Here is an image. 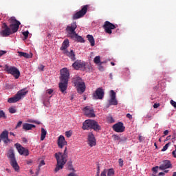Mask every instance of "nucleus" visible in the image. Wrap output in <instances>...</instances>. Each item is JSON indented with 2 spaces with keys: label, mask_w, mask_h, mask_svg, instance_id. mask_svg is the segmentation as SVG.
<instances>
[{
  "label": "nucleus",
  "mask_w": 176,
  "mask_h": 176,
  "mask_svg": "<svg viewBox=\"0 0 176 176\" xmlns=\"http://www.w3.org/2000/svg\"><path fill=\"white\" fill-rule=\"evenodd\" d=\"M54 157L57 162L54 171L55 173H58V171H60V170H63V168H64V166L67 163V159L68 158V151H67V147L65 148L63 153L61 152L55 153Z\"/></svg>",
  "instance_id": "nucleus-1"
},
{
  "label": "nucleus",
  "mask_w": 176,
  "mask_h": 176,
  "mask_svg": "<svg viewBox=\"0 0 176 176\" xmlns=\"http://www.w3.org/2000/svg\"><path fill=\"white\" fill-rule=\"evenodd\" d=\"M59 89L62 93H64L68 88V80H69V71L64 67L60 69Z\"/></svg>",
  "instance_id": "nucleus-2"
},
{
  "label": "nucleus",
  "mask_w": 176,
  "mask_h": 176,
  "mask_svg": "<svg viewBox=\"0 0 176 176\" xmlns=\"http://www.w3.org/2000/svg\"><path fill=\"white\" fill-rule=\"evenodd\" d=\"M7 157L10 159V164L14 168L15 171L19 173L20 171V166L17 163V160H16V156L14 155V150L13 148H10L8 153Z\"/></svg>",
  "instance_id": "nucleus-3"
},
{
  "label": "nucleus",
  "mask_w": 176,
  "mask_h": 176,
  "mask_svg": "<svg viewBox=\"0 0 176 176\" xmlns=\"http://www.w3.org/2000/svg\"><path fill=\"white\" fill-rule=\"evenodd\" d=\"M28 94V91H27L26 88L22 89L19 90L14 97L10 98L8 100V102H9L10 104L17 102L20 101L21 98H24Z\"/></svg>",
  "instance_id": "nucleus-4"
},
{
  "label": "nucleus",
  "mask_w": 176,
  "mask_h": 176,
  "mask_svg": "<svg viewBox=\"0 0 176 176\" xmlns=\"http://www.w3.org/2000/svg\"><path fill=\"white\" fill-rule=\"evenodd\" d=\"M74 85L79 94H83V93H85L86 90V85L80 77H76L74 78Z\"/></svg>",
  "instance_id": "nucleus-5"
},
{
  "label": "nucleus",
  "mask_w": 176,
  "mask_h": 176,
  "mask_svg": "<svg viewBox=\"0 0 176 176\" xmlns=\"http://www.w3.org/2000/svg\"><path fill=\"white\" fill-rule=\"evenodd\" d=\"M9 21L10 23L9 28H10L11 33L16 34V32L19 31V28H20V25L21 24V23L17 21V19H16V17L14 16H12L9 19Z\"/></svg>",
  "instance_id": "nucleus-6"
},
{
  "label": "nucleus",
  "mask_w": 176,
  "mask_h": 176,
  "mask_svg": "<svg viewBox=\"0 0 176 176\" xmlns=\"http://www.w3.org/2000/svg\"><path fill=\"white\" fill-rule=\"evenodd\" d=\"M4 71H6V72L10 74V75H12L15 79H19V78H20V71L15 67L6 65L4 67Z\"/></svg>",
  "instance_id": "nucleus-7"
},
{
  "label": "nucleus",
  "mask_w": 176,
  "mask_h": 176,
  "mask_svg": "<svg viewBox=\"0 0 176 176\" xmlns=\"http://www.w3.org/2000/svg\"><path fill=\"white\" fill-rule=\"evenodd\" d=\"M78 28L76 22H72L70 25L66 27L65 31L67 33L69 38H74V35H76V32L75 30Z\"/></svg>",
  "instance_id": "nucleus-8"
},
{
  "label": "nucleus",
  "mask_w": 176,
  "mask_h": 176,
  "mask_svg": "<svg viewBox=\"0 0 176 176\" xmlns=\"http://www.w3.org/2000/svg\"><path fill=\"white\" fill-rule=\"evenodd\" d=\"M87 9H89V5L82 6L80 11L76 12L72 16V20H78V19H81V17H83V16L87 13Z\"/></svg>",
  "instance_id": "nucleus-9"
},
{
  "label": "nucleus",
  "mask_w": 176,
  "mask_h": 176,
  "mask_svg": "<svg viewBox=\"0 0 176 176\" xmlns=\"http://www.w3.org/2000/svg\"><path fill=\"white\" fill-rule=\"evenodd\" d=\"M103 28L106 32V34H109L111 35L112 34V30H115L116 28V25H113V23L107 21L104 22L103 25Z\"/></svg>",
  "instance_id": "nucleus-10"
},
{
  "label": "nucleus",
  "mask_w": 176,
  "mask_h": 176,
  "mask_svg": "<svg viewBox=\"0 0 176 176\" xmlns=\"http://www.w3.org/2000/svg\"><path fill=\"white\" fill-rule=\"evenodd\" d=\"M84 115L87 118H96V113H94V109L90 106H86L83 109Z\"/></svg>",
  "instance_id": "nucleus-11"
},
{
  "label": "nucleus",
  "mask_w": 176,
  "mask_h": 176,
  "mask_svg": "<svg viewBox=\"0 0 176 176\" xmlns=\"http://www.w3.org/2000/svg\"><path fill=\"white\" fill-rule=\"evenodd\" d=\"M3 30L0 32V34L1 36L6 37L9 36V35H12V30H10V28L8 26V25L4 23L2 25Z\"/></svg>",
  "instance_id": "nucleus-12"
},
{
  "label": "nucleus",
  "mask_w": 176,
  "mask_h": 176,
  "mask_svg": "<svg viewBox=\"0 0 176 176\" xmlns=\"http://www.w3.org/2000/svg\"><path fill=\"white\" fill-rule=\"evenodd\" d=\"M159 168L162 170H165L164 173H168V170H167V168H173V164H171V162H170V160H164L162 162Z\"/></svg>",
  "instance_id": "nucleus-13"
},
{
  "label": "nucleus",
  "mask_w": 176,
  "mask_h": 176,
  "mask_svg": "<svg viewBox=\"0 0 176 176\" xmlns=\"http://www.w3.org/2000/svg\"><path fill=\"white\" fill-rule=\"evenodd\" d=\"M15 146L19 154L23 155V156H28V155H30L28 149H25V148L23 147L21 144L16 143L15 144Z\"/></svg>",
  "instance_id": "nucleus-14"
},
{
  "label": "nucleus",
  "mask_w": 176,
  "mask_h": 176,
  "mask_svg": "<svg viewBox=\"0 0 176 176\" xmlns=\"http://www.w3.org/2000/svg\"><path fill=\"white\" fill-rule=\"evenodd\" d=\"M126 127L122 122H118L113 126V130H114V131L116 133H123Z\"/></svg>",
  "instance_id": "nucleus-15"
},
{
  "label": "nucleus",
  "mask_w": 176,
  "mask_h": 176,
  "mask_svg": "<svg viewBox=\"0 0 176 176\" xmlns=\"http://www.w3.org/2000/svg\"><path fill=\"white\" fill-rule=\"evenodd\" d=\"M74 69H85L86 68V63L82 60H77L72 64Z\"/></svg>",
  "instance_id": "nucleus-16"
},
{
  "label": "nucleus",
  "mask_w": 176,
  "mask_h": 176,
  "mask_svg": "<svg viewBox=\"0 0 176 176\" xmlns=\"http://www.w3.org/2000/svg\"><path fill=\"white\" fill-rule=\"evenodd\" d=\"M88 144L91 148L97 145L96 137H94V134L91 132L88 133Z\"/></svg>",
  "instance_id": "nucleus-17"
},
{
  "label": "nucleus",
  "mask_w": 176,
  "mask_h": 176,
  "mask_svg": "<svg viewBox=\"0 0 176 176\" xmlns=\"http://www.w3.org/2000/svg\"><path fill=\"white\" fill-rule=\"evenodd\" d=\"M111 99L109 100V105H118V100H116V92L113 90L110 91Z\"/></svg>",
  "instance_id": "nucleus-18"
},
{
  "label": "nucleus",
  "mask_w": 176,
  "mask_h": 176,
  "mask_svg": "<svg viewBox=\"0 0 176 176\" xmlns=\"http://www.w3.org/2000/svg\"><path fill=\"white\" fill-rule=\"evenodd\" d=\"M1 139L3 140L4 144H8L10 142V140L9 138V132L7 130L3 131L0 135Z\"/></svg>",
  "instance_id": "nucleus-19"
},
{
  "label": "nucleus",
  "mask_w": 176,
  "mask_h": 176,
  "mask_svg": "<svg viewBox=\"0 0 176 176\" xmlns=\"http://www.w3.org/2000/svg\"><path fill=\"white\" fill-rule=\"evenodd\" d=\"M93 120H86L82 123V130H90L93 126Z\"/></svg>",
  "instance_id": "nucleus-20"
},
{
  "label": "nucleus",
  "mask_w": 176,
  "mask_h": 176,
  "mask_svg": "<svg viewBox=\"0 0 176 176\" xmlns=\"http://www.w3.org/2000/svg\"><path fill=\"white\" fill-rule=\"evenodd\" d=\"M95 94V98H98V100H102V98H104V90L101 88H98L96 90Z\"/></svg>",
  "instance_id": "nucleus-21"
},
{
  "label": "nucleus",
  "mask_w": 176,
  "mask_h": 176,
  "mask_svg": "<svg viewBox=\"0 0 176 176\" xmlns=\"http://www.w3.org/2000/svg\"><path fill=\"white\" fill-rule=\"evenodd\" d=\"M65 145H67V141H65V138L63 135H60L58 139V146L62 149L65 146Z\"/></svg>",
  "instance_id": "nucleus-22"
},
{
  "label": "nucleus",
  "mask_w": 176,
  "mask_h": 176,
  "mask_svg": "<svg viewBox=\"0 0 176 176\" xmlns=\"http://www.w3.org/2000/svg\"><path fill=\"white\" fill-rule=\"evenodd\" d=\"M63 54L67 56V57H69L72 61H75L76 60V58L75 57V52H74V50H71L69 52L68 50L63 51Z\"/></svg>",
  "instance_id": "nucleus-23"
},
{
  "label": "nucleus",
  "mask_w": 176,
  "mask_h": 176,
  "mask_svg": "<svg viewBox=\"0 0 176 176\" xmlns=\"http://www.w3.org/2000/svg\"><path fill=\"white\" fill-rule=\"evenodd\" d=\"M68 47H69V40L66 38L64 40L60 50L65 52V50H67V49H68Z\"/></svg>",
  "instance_id": "nucleus-24"
},
{
  "label": "nucleus",
  "mask_w": 176,
  "mask_h": 176,
  "mask_svg": "<svg viewBox=\"0 0 176 176\" xmlns=\"http://www.w3.org/2000/svg\"><path fill=\"white\" fill-rule=\"evenodd\" d=\"M92 130H94V131H100L101 130V126H100V124H98V122H97V121L94 120L93 123H92Z\"/></svg>",
  "instance_id": "nucleus-25"
},
{
  "label": "nucleus",
  "mask_w": 176,
  "mask_h": 176,
  "mask_svg": "<svg viewBox=\"0 0 176 176\" xmlns=\"http://www.w3.org/2000/svg\"><path fill=\"white\" fill-rule=\"evenodd\" d=\"M23 130H32V129H35V125L29 123H24L23 124Z\"/></svg>",
  "instance_id": "nucleus-26"
},
{
  "label": "nucleus",
  "mask_w": 176,
  "mask_h": 176,
  "mask_svg": "<svg viewBox=\"0 0 176 176\" xmlns=\"http://www.w3.org/2000/svg\"><path fill=\"white\" fill-rule=\"evenodd\" d=\"M18 54H19V57H25V58H32V54H29L28 53H26V52H18Z\"/></svg>",
  "instance_id": "nucleus-27"
},
{
  "label": "nucleus",
  "mask_w": 176,
  "mask_h": 176,
  "mask_svg": "<svg viewBox=\"0 0 176 176\" xmlns=\"http://www.w3.org/2000/svg\"><path fill=\"white\" fill-rule=\"evenodd\" d=\"M72 39H75L77 41V42H80L81 43H84L85 39L82 38V36L78 35L77 33L73 36V37H71Z\"/></svg>",
  "instance_id": "nucleus-28"
},
{
  "label": "nucleus",
  "mask_w": 176,
  "mask_h": 176,
  "mask_svg": "<svg viewBox=\"0 0 176 176\" xmlns=\"http://www.w3.org/2000/svg\"><path fill=\"white\" fill-rule=\"evenodd\" d=\"M87 38L89 42L91 43V46H94L96 45V41L94 40V37H93V35L88 34L87 36Z\"/></svg>",
  "instance_id": "nucleus-29"
},
{
  "label": "nucleus",
  "mask_w": 176,
  "mask_h": 176,
  "mask_svg": "<svg viewBox=\"0 0 176 176\" xmlns=\"http://www.w3.org/2000/svg\"><path fill=\"white\" fill-rule=\"evenodd\" d=\"M47 134V131L45 130V128H41V141H43L45 138H46Z\"/></svg>",
  "instance_id": "nucleus-30"
},
{
  "label": "nucleus",
  "mask_w": 176,
  "mask_h": 176,
  "mask_svg": "<svg viewBox=\"0 0 176 176\" xmlns=\"http://www.w3.org/2000/svg\"><path fill=\"white\" fill-rule=\"evenodd\" d=\"M14 87V85H12V84H5L4 85V89L6 90H10V89H13Z\"/></svg>",
  "instance_id": "nucleus-31"
},
{
  "label": "nucleus",
  "mask_w": 176,
  "mask_h": 176,
  "mask_svg": "<svg viewBox=\"0 0 176 176\" xmlns=\"http://www.w3.org/2000/svg\"><path fill=\"white\" fill-rule=\"evenodd\" d=\"M107 176H115V170L113 168L107 170Z\"/></svg>",
  "instance_id": "nucleus-32"
},
{
  "label": "nucleus",
  "mask_w": 176,
  "mask_h": 176,
  "mask_svg": "<svg viewBox=\"0 0 176 176\" xmlns=\"http://www.w3.org/2000/svg\"><path fill=\"white\" fill-rule=\"evenodd\" d=\"M101 57L100 56H96L94 59L95 64H100Z\"/></svg>",
  "instance_id": "nucleus-33"
},
{
  "label": "nucleus",
  "mask_w": 176,
  "mask_h": 176,
  "mask_svg": "<svg viewBox=\"0 0 176 176\" xmlns=\"http://www.w3.org/2000/svg\"><path fill=\"white\" fill-rule=\"evenodd\" d=\"M171 145V142L167 143L162 149V152H166V149H168V146Z\"/></svg>",
  "instance_id": "nucleus-34"
},
{
  "label": "nucleus",
  "mask_w": 176,
  "mask_h": 176,
  "mask_svg": "<svg viewBox=\"0 0 176 176\" xmlns=\"http://www.w3.org/2000/svg\"><path fill=\"white\" fill-rule=\"evenodd\" d=\"M112 138L113 139L114 141H120V136H119L118 135H113Z\"/></svg>",
  "instance_id": "nucleus-35"
},
{
  "label": "nucleus",
  "mask_w": 176,
  "mask_h": 176,
  "mask_svg": "<svg viewBox=\"0 0 176 176\" xmlns=\"http://www.w3.org/2000/svg\"><path fill=\"white\" fill-rule=\"evenodd\" d=\"M10 113H16V111L14 107H10L8 109Z\"/></svg>",
  "instance_id": "nucleus-36"
},
{
  "label": "nucleus",
  "mask_w": 176,
  "mask_h": 176,
  "mask_svg": "<svg viewBox=\"0 0 176 176\" xmlns=\"http://www.w3.org/2000/svg\"><path fill=\"white\" fill-rule=\"evenodd\" d=\"M125 141H127V138L126 137H120V136L119 142H125Z\"/></svg>",
  "instance_id": "nucleus-37"
},
{
  "label": "nucleus",
  "mask_w": 176,
  "mask_h": 176,
  "mask_svg": "<svg viewBox=\"0 0 176 176\" xmlns=\"http://www.w3.org/2000/svg\"><path fill=\"white\" fill-rule=\"evenodd\" d=\"M23 35L25 36V39H27V38H28V35L30 34V32H28V30L23 32Z\"/></svg>",
  "instance_id": "nucleus-38"
},
{
  "label": "nucleus",
  "mask_w": 176,
  "mask_h": 176,
  "mask_svg": "<svg viewBox=\"0 0 176 176\" xmlns=\"http://www.w3.org/2000/svg\"><path fill=\"white\" fill-rule=\"evenodd\" d=\"M65 135L67 138H69L71 137V135H72V132L71 131H66Z\"/></svg>",
  "instance_id": "nucleus-39"
},
{
  "label": "nucleus",
  "mask_w": 176,
  "mask_h": 176,
  "mask_svg": "<svg viewBox=\"0 0 176 176\" xmlns=\"http://www.w3.org/2000/svg\"><path fill=\"white\" fill-rule=\"evenodd\" d=\"M67 169L69 170L70 171H75V170L72 167V163L69 164V165L67 166Z\"/></svg>",
  "instance_id": "nucleus-40"
},
{
  "label": "nucleus",
  "mask_w": 176,
  "mask_h": 176,
  "mask_svg": "<svg viewBox=\"0 0 176 176\" xmlns=\"http://www.w3.org/2000/svg\"><path fill=\"white\" fill-rule=\"evenodd\" d=\"M118 164H119L120 167H123V159L120 158L118 160Z\"/></svg>",
  "instance_id": "nucleus-41"
},
{
  "label": "nucleus",
  "mask_w": 176,
  "mask_h": 176,
  "mask_svg": "<svg viewBox=\"0 0 176 176\" xmlns=\"http://www.w3.org/2000/svg\"><path fill=\"white\" fill-rule=\"evenodd\" d=\"M107 169H104V170L101 173L100 176H107Z\"/></svg>",
  "instance_id": "nucleus-42"
},
{
  "label": "nucleus",
  "mask_w": 176,
  "mask_h": 176,
  "mask_svg": "<svg viewBox=\"0 0 176 176\" xmlns=\"http://www.w3.org/2000/svg\"><path fill=\"white\" fill-rule=\"evenodd\" d=\"M103 62L100 63V64L98 65V69L99 71H101L102 72V71H104V67H102V65H101V64H102Z\"/></svg>",
  "instance_id": "nucleus-43"
},
{
  "label": "nucleus",
  "mask_w": 176,
  "mask_h": 176,
  "mask_svg": "<svg viewBox=\"0 0 176 176\" xmlns=\"http://www.w3.org/2000/svg\"><path fill=\"white\" fill-rule=\"evenodd\" d=\"M107 120L110 123H113V122H115V120H113V118H112V117H108Z\"/></svg>",
  "instance_id": "nucleus-44"
},
{
  "label": "nucleus",
  "mask_w": 176,
  "mask_h": 176,
  "mask_svg": "<svg viewBox=\"0 0 176 176\" xmlns=\"http://www.w3.org/2000/svg\"><path fill=\"white\" fill-rule=\"evenodd\" d=\"M170 104L172 105V107H174V108H176V102L174 101L173 100H170Z\"/></svg>",
  "instance_id": "nucleus-45"
},
{
  "label": "nucleus",
  "mask_w": 176,
  "mask_h": 176,
  "mask_svg": "<svg viewBox=\"0 0 176 176\" xmlns=\"http://www.w3.org/2000/svg\"><path fill=\"white\" fill-rule=\"evenodd\" d=\"M21 124H23V122H22V121H19V122L17 123V124H16L15 129H19V127H21Z\"/></svg>",
  "instance_id": "nucleus-46"
},
{
  "label": "nucleus",
  "mask_w": 176,
  "mask_h": 176,
  "mask_svg": "<svg viewBox=\"0 0 176 176\" xmlns=\"http://www.w3.org/2000/svg\"><path fill=\"white\" fill-rule=\"evenodd\" d=\"M6 53H8V52L3 51V50H1L0 51V57H2V56H3L4 54H6Z\"/></svg>",
  "instance_id": "nucleus-47"
},
{
  "label": "nucleus",
  "mask_w": 176,
  "mask_h": 176,
  "mask_svg": "<svg viewBox=\"0 0 176 176\" xmlns=\"http://www.w3.org/2000/svg\"><path fill=\"white\" fill-rule=\"evenodd\" d=\"M0 118H6L5 116V112L3 111H0Z\"/></svg>",
  "instance_id": "nucleus-48"
},
{
  "label": "nucleus",
  "mask_w": 176,
  "mask_h": 176,
  "mask_svg": "<svg viewBox=\"0 0 176 176\" xmlns=\"http://www.w3.org/2000/svg\"><path fill=\"white\" fill-rule=\"evenodd\" d=\"M159 169V166H155L152 168L153 171L155 173V174L157 173V170Z\"/></svg>",
  "instance_id": "nucleus-49"
},
{
  "label": "nucleus",
  "mask_w": 176,
  "mask_h": 176,
  "mask_svg": "<svg viewBox=\"0 0 176 176\" xmlns=\"http://www.w3.org/2000/svg\"><path fill=\"white\" fill-rule=\"evenodd\" d=\"M97 176H100V164L97 165Z\"/></svg>",
  "instance_id": "nucleus-50"
},
{
  "label": "nucleus",
  "mask_w": 176,
  "mask_h": 176,
  "mask_svg": "<svg viewBox=\"0 0 176 176\" xmlns=\"http://www.w3.org/2000/svg\"><path fill=\"white\" fill-rule=\"evenodd\" d=\"M39 71H43L45 69V66L43 65H41L40 67H38Z\"/></svg>",
  "instance_id": "nucleus-51"
},
{
  "label": "nucleus",
  "mask_w": 176,
  "mask_h": 176,
  "mask_svg": "<svg viewBox=\"0 0 176 176\" xmlns=\"http://www.w3.org/2000/svg\"><path fill=\"white\" fill-rule=\"evenodd\" d=\"M126 118H128V119L131 120V119H133V116H131V114H130V113H127L126 114Z\"/></svg>",
  "instance_id": "nucleus-52"
},
{
  "label": "nucleus",
  "mask_w": 176,
  "mask_h": 176,
  "mask_svg": "<svg viewBox=\"0 0 176 176\" xmlns=\"http://www.w3.org/2000/svg\"><path fill=\"white\" fill-rule=\"evenodd\" d=\"M160 107V104L159 103H155L153 105V108L156 109V108H159Z\"/></svg>",
  "instance_id": "nucleus-53"
},
{
  "label": "nucleus",
  "mask_w": 176,
  "mask_h": 176,
  "mask_svg": "<svg viewBox=\"0 0 176 176\" xmlns=\"http://www.w3.org/2000/svg\"><path fill=\"white\" fill-rule=\"evenodd\" d=\"M47 93H48V94H53V89H48Z\"/></svg>",
  "instance_id": "nucleus-54"
},
{
  "label": "nucleus",
  "mask_w": 176,
  "mask_h": 176,
  "mask_svg": "<svg viewBox=\"0 0 176 176\" xmlns=\"http://www.w3.org/2000/svg\"><path fill=\"white\" fill-rule=\"evenodd\" d=\"M175 152H176L175 151H173L172 152V155H173V157H176V153Z\"/></svg>",
  "instance_id": "nucleus-55"
},
{
  "label": "nucleus",
  "mask_w": 176,
  "mask_h": 176,
  "mask_svg": "<svg viewBox=\"0 0 176 176\" xmlns=\"http://www.w3.org/2000/svg\"><path fill=\"white\" fill-rule=\"evenodd\" d=\"M40 166H45V161L44 160H41V162L40 163Z\"/></svg>",
  "instance_id": "nucleus-56"
},
{
  "label": "nucleus",
  "mask_w": 176,
  "mask_h": 176,
  "mask_svg": "<svg viewBox=\"0 0 176 176\" xmlns=\"http://www.w3.org/2000/svg\"><path fill=\"white\" fill-rule=\"evenodd\" d=\"M164 135H168V130H166L164 132Z\"/></svg>",
  "instance_id": "nucleus-57"
},
{
  "label": "nucleus",
  "mask_w": 176,
  "mask_h": 176,
  "mask_svg": "<svg viewBox=\"0 0 176 176\" xmlns=\"http://www.w3.org/2000/svg\"><path fill=\"white\" fill-rule=\"evenodd\" d=\"M28 122L29 123H35V120H29Z\"/></svg>",
  "instance_id": "nucleus-58"
},
{
  "label": "nucleus",
  "mask_w": 176,
  "mask_h": 176,
  "mask_svg": "<svg viewBox=\"0 0 176 176\" xmlns=\"http://www.w3.org/2000/svg\"><path fill=\"white\" fill-rule=\"evenodd\" d=\"M138 140L140 142H142V136H139Z\"/></svg>",
  "instance_id": "nucleus-59"
},
{
  "label": "nucleus",
  "mask_w": 176,
  "mask_h": 176,
  "mask_svg": "<svg viewBox=\"0 0 176 176\" xmlns=\"http://www.w3.org/2000/svg\"><path fill=\"white\" fill-rule=\"evenodd\" d=\"M34 123H35L36 124H41V122L36 121V120H34Z\"/></svg>",
  "instance_id": "nucleus-60"
},
{
  "label": "nucleus",
  "mask_w": 176,
  "mask_h": 176,
  "mask_svg": "<svg viewBox=\"0 0 176 176\" xmlns=\"http://www.w3.org/2000/svg\"><path fill=\"white\" fill-rule=\"evenodd\" d=\"M109 78H110V79H113V76L112 75V73H111L110 74H109Z\"/></svg>",
  "instance_id": "nucleus-61"
},
{
  "label": "nucleus",
  "mask_w": 176,
  "mask_h": 176,
  "mask_svg": "<svg viewBox=\"0 0 176 176\" xmlns=\"http://www.w3.org/2000/svg\"><path fill=\"white\" fill-rule=\"evenodd\" d=\"M10 135H13L14 137L16 136V135L13 132H10Z\"/></svg>",
  "instance_id": "nucleus-62"
},
{
  "label": "nucleus",
  "mask_w": 176,
  "mask_h": 176,
  "mask_svg": "<svg viewBox=\"0 0 176 176\" xmlns=\"http://www.w3.org/2000/svg\"><path fill=\"white\" fill-rule=\"evenodd\" d=\"M6 171H8V173H10V169L6 168Z\"/></svg>",
  "instance_id": "nucleus-63"
},
{
  "label": "nucleus",
  "mask_w": 176,
  "mask_h": 176,
  "mask_svg": "<svg viewBox=\"0 0 176 176\" xmlns=\"http://www.w3.org/2000/svg\"><path fill=\"white\" fill-rule=\"evenodd\" d=\"M111 65H113V66H114V65H115V63L111 62Z\"/></svg>",
  "instance_id": "nucleus-64"
}]
</instances>
